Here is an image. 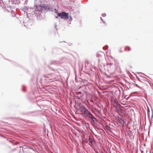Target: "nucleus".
<instances>
[{
  "instance_id": "nucleus-18",
  "label": "nucleus",
  "mask_w": 153,
  "mask_h": 153,
  "mask_svg": "<svg viewBox=\"0 0 153 153\" xmlns=\"http://www.w3.org/2000/svg\"><path fill=\"white\" fill-rule=\"evenodd\" d=\"M26 87L24 85H22V90L24 91V92H26Z\"/></svg>"
},
{
  "instance_id": "nucleus-16",
  "label": "nucleus",
  "mask_w": 153,
  "mask_h": 153,
  "mask_svg": "<svg viewBox=\"0 0 153 153\" xmlns=\"http://www.w3.org/2000/svg\"><path fill=\"white\" fill-rule=\"evenodd\" d=\"M90 112L89 111L88 109L85 108V109L83 111L82 113L85 115V116Z\"/></svg>"
},
{
  "instance_id": "nucleus-42",
  "label": "nucleus",
  "mask_w": 153,
  "mask_h": 153,
  "mask_svg": "<svg viewBox=\"0 0 153 153\" xmlns=\"http://www.w3.org/2000/svg\"><path fill=\"white\" fill-rule=\"evenodd\" d=\"M130 68H132V66H130Z\"/></svg>"
},
{
  "instance_id": "nucleus-52",
  "label": "nucleus",
  "mask_w": 153,
  "mask_h": 153,
  "mask_svg": "<svg viewBox=\"0 0 153 153\" xmlns=\"http://www.w3.org/2000/svg\"><path fill=\"white\" fill-rule=\"evenodd\" d=\"M8 7H10L11 8V7L10 6H9Z\"/></svg>"
},
{
  "instance_id": "nucleus-12",
  "label": "nucleus",
  "mask_w": 153,
  "mask_h": 153,
  "mask_svg": "<svg viewBox=\"0 0 153 153\" xmlns=\"http://www.w3.org/2000/svg\"><path fill=\"white\" fill-rule=\"evenodd\" d=\"M114 108L117 109H118L119 110V111L121 113H123V111L121 108L118 106V105H114Z\"/></svg>"
},
{
  "instance_id": "nucleus-21",
  "label": "nucleus",
  "mask_w": 153,
  "mask_h": 153,
  "mask_svg": "<svg viewBox=\"0 0 153 153\" xmlns=\"http://www.w3.org/2000/svg\"><path fill=\"white\" fill-rule=\"evenodd\" d=\"M0 1H1L2 2V0H0ZM1 4H2V3H1V1H0V6L2 8H3V10H4V6H3L2 5H1Z\"/></svg>"
},
{
  "instance_id": "nucleus-46",
  "label": "nucleus",
  "mask_w": 153,
  "mask_h": 153,
  "mask_svg": "<svg viewBox=\"0 0 153 153\" xmlns=\"http://www.w3.org/2000/svg\"><path fill=\"white\" fill-rule=\"evenodd\" d=\"M110 57L111 58H113V57L111 56Z\"/></svg>"
},
{
  "instance_id": "nucleus-51",
  "label": "nucleus",
  "mask_w": 153,
  "mask_h": 153,
  "mask_svg": "<svg viewBox=\"0 0 153 153\" xmlns=\"http://www.w3.org/2000/svg\"><path fill=\"white\" fill-rule=\"evenodd\" d=\"M116 68H117V67H116Z\"/></svg>"
},
{
  "instance_id": "nucleus-10",
  "label": "nucleus",
  "mask_w": 153,
  "mask_h": 153,
  "mask_svg": "<svg viewBox=\"0 0 153 153\" xmlns=\"http://www.w3.org/2000/svg\"><path fill=\"white\" fill-rule=\"evenodd\" d=\"M59 62L57 61H52L51 62L50 64L58 65L59 64Z\"/></svg>"
},
{
  "instance_id": "nucleus-55",
  "label": "nucleus",
  "mask_w": 153,
  "mask_h": 153,
  "mask_svg": "<svg viewBox=\"0 0 153 153\" xmlns=\"http://www.w3.org/2000/svg\"><path fill=\"white\" fill-rule=\"evenodd\" d=\"M6 10H7V9H6Z\"/></svg>"
},
{
  "instance_id": "nucleus-29",
  "label": "nucleus",
  "mask_w": 153,
  "mask_h": 153,
  "mask_svg": "<svg viewBox=\"0 0 153 153\" xmlns=\"http://www.w3.org/2000/svg\"><path fill=\"white\" fill-rule=\"evenodd\" d=\"M102 16L103 17H105L106 16V15L105 14V13H104L102 14Z\"/></svg>"
},
{
  "instance_id": "nucleus-54",
  "label": "nucleus",
  "mask_w": 153,
  "mask_h": 153,
  "mask_svg": "<svg viewBox=\"0 0 153 153\" xmlns=\"http://www.w3.org/2000/svg\"><path fill=\"white\" fill-rule=\"evenodd\" d=\"M110 74H112V73H110Z\"/></svg>"
},
{
  "instance_id": "nucleus-35",
  "label": "nucleus",
  "mask_w": 153,
  "mask_h": 153,
  "mask_svg": "<svg viewBox=\"0 0 153 153\" xmlns=\"http://www.w3.org/2000/svg\"><path fill=\"white\" fill-rule=\"evenodd\" d=\"M103 23L105 25H107V24L104 21H102Z\"/></svg>"
},
{
  "instance_id": "nucleus-30",
  "label": "nucleus",
  "mask_w": 153,
  "mask_h": 153,
  "mask_svg": "<svg viewBox=\"0 0 153 153\" xmlns=\"http://www.w3.org/2000/svg\"><path fill=\"white\" fill-rule=\"evenodd\" d=\"M43 77L45 78H48V77L46 75H44L43 76Z\"/></svg>"
},
{
  "instance_id": "nucleus-40",
  "label": "nucleus",
  "mask_w": 153,
  "mask_h": 153,
  "mask_svg": "<svg viewBox=\"0 0 153 153\" xmlns=\"http://www.w3.org/2000/svg\"><path fill=\"white\" fill-rule=\"evenodd\" d=\"M66 42L65 41H64L63 42Z\"/></svg>"
},
{
  "instance_id": "nucleus-3",
  "label": "nucleus",
  "mask_w": 153,
  "mask_h": 153,
  "mask_svg": "<svg viewBox=\"0 0 153 153\" xmlns=\"http://www.w3.org/2000/svg\"><path fill=\"white\" fill-rule=\"evenodd\" d=\"M85 118L92 124L96 123L97 119L91 112L85 117Z\"/></svg>"
},
{
  "instance_id": "nucleus-38",
  "label": "nucleus",
  "mask_w": 153,
  "mask_h": 153,
  "mask_svg": "<svg viewBox=\"0 0 153 153\" xmlns=\"http://www.w3.org/2000/svg\"><path fill=\"white\" fill-rule=\"evenodd\" d=\"M137 74H142L141 72H137Z\"/></svg>"
},
{
  "instance_id": "nucleus-36",
  "label": "nucleus",
  "mask_w": 153,
  "mask_h": 153,
  "mask_svg": "<svg viewBox=\"0 0 153 153\" xmlns=\"http://www.w3.org/2000/svg\"><path fill=\"white\" fill-rule=\"evenodd\" d=\"M136 78L138 79V80L139 81H140V79L138 77V76L136 75Z\"/></svg>"
},
{
  "instance_id": "nucleus-43",
  "label": "nucleus",
  "mask_w": 153,
  "mask_h": 153,
  "mask_svg": "<svg viewBox=\"0 0 153 153\" xmlns=\"http://www.w3.org/2000/svg\"><path fill=\"white\" fill-rule=\"evenodd\" d=\"M6 59V60H8L10 61V60H9V59Z\"/></svg>"
},
{
  "instance_id": "nucleus-8",
  "label": "nucleus",
  "mask_w": 153,
  "mask_h": 153,
  "mask_svg": "<svg viewBox=\"0 0 153 153\" xmlns=\"http://www.w3.org/2000/svg\"><path fill=\"white\" fill-rule=\"evenodd\" d=\"M29 20L30 19L29 17L27 16L25 19L24 20L23 23L25 26H26V25H27V22L29 21Z\"/></svg>"
},
{
  "instance_id": "nucleus-41",
  "label": "nucleus",
  "mask_w": 153,
  "mask_h": 153,
  "mask_svg": "<svg viewBox=\"0 0 153 153\" xmlns=\"http://www.w3.org/2000/svg\"><path fill=\"white\" fill-rule=\"evenodd\" d=\"M98 60L99 62H100V59H98Z\"/></svg>"
},
{
  "instance_id": "nucleus-24",
  "label": "nucleus",
  "mask_w": 153,
  "mask_h": 153,
  "mask_svg": "<svg viewBox=\"0 0 153 153\" xmlns=\"http://www.w3.org/2000/svg\"><path fill=\"white\" fill-rule=\"evenodd\" d=\"M0 136H1V137L4 138L6 139H8L6 137H5L1 134H0Z\"/></svg>"
},
{
  "instance_id": "nucleus-26",
  "label": "nucleus",
  "mask_w": 153,
  "mask_h": 153,
  "mask_svg": "<svg viewBox=\"0 0 153 153\" xmlns=\"http://www.w3.org/2000/svg\"><path fill=\"white\" fill-rule=\"evenodd\" d=\"M23 9L26 10H28V7L27 6H24L23 7Z\"/></svg>"
},
{
  "instance_id": "nucleus-39",
  "label": "nucleus",
  "mask_w": 153,
  "mask_h": 153,
  "mask_svg": "<svg viewBox=\"0 0 153 153\" xmlns=\"http://www.w3.org/2000/svg\"><path fill=\"white\" fill-rule=\"evenodd\" d=\"M120 53H121V52H122V51H121V50H120Z\"/></svg>"
},
{
  "instance_id": "nucleus-53",
  "label": "nucleus",
  "mask_w": 153,
  "mask_h": 153,
  "mask_svg": "<svg viewBox=\"0 0 153 153\" xmlns=\"http://www.w3.org/2000/svg\"><path fill=\"white\" fill-rule=\"evenodd\" d=\"M30 9H33V8H31Z\"/></svg>"
},
{
  "instance_id": "nucleus-49",
  "label": "nucleus",
  "mask_w": 153,
  "mask_h": 153,
  "mask_svg": "<svg viewBox=\"0 0 153 153\" xmlns=\"http://www.w3.org/2000/svg\"><path fill=\"white\" fill-rule=\"evenodd\" d=\"M104 65V66L105 67V65Z\"/></svg>"
},
{
  "instance_id": "nucleus-44",
  "label": "nucleus",
  "mask_w": 153,
  "mask_h": 153,
  "mask_svg": "<svg viewBox=\"0 0 153 153\" xmlns=\"http://www.w3.org/2000/svg\"><path fill=\"white\" fill-rule=\"evenodd\" d=\"M51 69L52 70H53V71H54V70L53 69V68H52Z\"/></svg>"
},
{
  "instance_id": "nucleus-37",
  "label": "nucleus",
  "mask_w": 153,
  "mask_h": 153,
  "mask_svg": "<svg viewBox=\"0 0 153 153\" xmlns=\"http://www.w3.org/2000/svg\"><path fill=\"white\" fill-rule=\"evenodd\" d=\"M100 19L101 21H104L101 17H100Z\"/></svg>"
},
{
  "instance_id": "nucleus-2",
  "label": "nucleus",
  "mask_w": 153,
  "mask_h": 153,
  "mask_svg": "<svg viewBox=\"0 0 153 153\" xmlns=\"http://www.w3.org/2000/svg\"><path fill=\"white\" fill-rule=\"evenodd\" d=\"M58 16H59L61 19L65 20L69 19V21L70 22L72 20V18L71 16L69 17V13L65 11L59 13L58 14Z\"/></svg>"
},
{
  "instance_id": "nucleus-47",
  "label": "nucleus",
  "mask_w": 153,
  "mask_h": 153,
  "mask_svg": "<svg viewBox=\"0 0 153 153\" xmlns=\"http://www.w3.org/2000/svg\"><path fill=\"white\" fill-rule=\"evenodd\" d=\"M52 79H49V80H51Z\"/></svg>"
},
{
  "instance_id": "nucleus-31",
  "label": "nucleus",
  "mask_w": 153,
  "mask_h": 153,
  "mask_svg": "<svg viewBox=\"0 0 153 153\" xmlns=\"http://www.w3.org/2000/svg\"><path fill=\"white\" fill-rule=\"evenodd\" d=\"M68 44L69 46H72L73 45L72 43H68Z\"/></svg>"
},
{
  "instance_id": "nucleus-17",
  "label": "nucleus",
  "mask_w": 153,
  "mask_h": 153,
  "mask_svg": "<svg viewBox=\"0 0 153 153\" xmlns=\"http://www.w3.org/2000/svg\"><path fill=\"white\" fill-rule=\"evenodd\" d=\"M126 51H130L131 50L130 47L128 46H127L125 48Z\"/></svg>"
},
{
  "instance_id": "nucleus-7",
  "label": "nucleus",
  "mask_w": 153,
  "mask_h": 153,
  "mask_svg": "<svg viewBox=\"0 0 153 153\" xmlns=\"http://www.w3.org/2000/svg\"><path fill=\"white\" fill-rule=\"evenodd\" d=\"M11 3L13 4L18 5L20 4V1L19 0H11Z\"/></svg>"
},
{
  "instance_id": "nucleus-1",
  "label": "nucleus",
  "mask_w": 153,
  "mask_h": 153,
  "mask_svg": "<svg viewBox=\"0 0 153 153\" xmlns=\"http://www.w3.org/2000/svg\"><path fill=\"white\" fill-rule=\"evenodd\" d=\"M35 6V9L34 10L35 15L36 17H40L42 16L41 13L43 12V4H39L38 5H34V6Z\"/></svg>"
},
{
  "instance_id": "nucleus-45",
  "label": "nucleus",
  "mask_w": 153,
  "mask_h": 153,
  "mask_svg": "<svg viewBox=\"0 0 153 153\" xmlns=\"http://www.w3.org/2000/svg\"><path fill=\"white\" fill-rule=\"evenodd\" d=\"M15 149H14L12 151H14V150H15Z\"/></svg>"
},
{
  "instance_id": "nucleus-5",
  "label": "nucleus",
  "mask_w": 153,
  "mask_h": 153,
  "mask_svg": "<svg viewBox=\"0 0 153 153\" xmlns=\"http://www.w3.org/2000/svg\"><path fill=\"white\" fill-rule=\"evenodd\" d=\"M54 51L57 54H61L63 52L67 53H69L68 52L63 51L60 48H55L54 50Z\"/></svg>"
},
{
  "instance_id": "nucleus-48",
  "label": "nucleus",
  "mask_w": 153,
  "mask_h": 153,
  "mask_svg": "<svg viewBox=\"0 0 153 153\" xmlns=\"http://www.w3.org/2000/svg\"><path fill=\"white\" fill-rule=\"evenodd\" d=\"M118 113L119 115H120V114L119 113Z\"/></svg>"
},
{
  "instance_id": "nucleus-25",
  "label": "nucleus",
  "mask_w": 153,
  "mask_h": 153,
  "mask_svg": "<svg viewBox=\"0 0 153 153\" xmlns=\"http://www.w3.org/2000/svg\"><path fill=\"white\" fill-rule=\"evenodd\" d=\"M82 105H82V104H81V103H78L77 104V106L79 108V107H80L81 106H82Z\"/></svg>"
},
{
  "instance_id": "nucleus-6",
  "label": "nucleus",
  "mask_w": 153,
  "mask_h": 153,
  "mask_svg": "<svg viewBox=\"0 0 153 153\" xmlns=\"http://www.w3.org/2000/svg\"><path fill=\"white\" fill-rule=\"evenodd\" d=\"M88 140L89 142L88 144L91 146V145H95L96 144V142L91 138L90 136L88 137Z\"/></svg>"
},
{
  "instance_id": "nucleus-32",
  "label": "nucleus",
  "mask_w": 153,
  "mask_h": 153,
  "mask_svg": "<svg viewBox=\"0 0 153 153\" xmlns=\"http://www.w3.org/2000/svg\"><path fill=\"white\" fill-rule=\"evenodd\" d=\"M105 75L108 78H110V76L106 74H105Z\"/></svg>"
},
{
  "instance_id": "nucleus-50",
  "label": "nucleus",
  "mask_w": 153,
  "mask_h": 153,
  "mask_svg": "<svg viewBox=\"0 0 153 153\" xmlns=\"http://www.w3.org/2000/svg\"><path fill=\"white\" fill-rule=\"evenodd\" d=\"M78 13H79V11L78 12Z\"/></svg>"
},
{
  "instance_id": "nucleus-27",
  "label": "nucleus",
  "mask_w": 153,
  "mask_h": 153,
  "mask_svg": "<svg viewBox=\"0 0 153 153\" xmlns=\"http://www.w3.org/2000/svg\"><path fill=\"white\" fill-rule=\"evenodd\" d=\"M117 119L119 121L121 118H122L120 117L119 116H118L117 117Z\"/></svg>"
},
{
  "instance_id": "nucleus-20",
  "label": "nucleus",
  "mask_w": 153,
  "mask_h": 153,
  "mask_svg": "<svg viewBox=\"0 0 153 153\" xmlns=\"http://www.w3.org/2000/svg\"><path fill=\"white\" fill-rule=\"evenodd\" d=\"M108 45H106L103 48L104 50H105L108 49Z\"/></svg>"
},
{
  "instance_id": "nucleus-28",
  "label": "nucleus",
  "mask_w": 153,
  "mask_h": 153,
  "mask_svg": "<svg viewBox=\"0 0 153 153\" xmlns=\"http://www.w3.org/2000/svg\"><path fill=\"white\" fill-rule=\"evenodd\" d=\"M56 23H54V27L55 28V29H56V30H57V27H56Z\"/></svg>"
},
{
  "instance_id": "nucleus-14",
  "label": "nucleus",
  "mask_w": 153,
  "mask_h": 153,
  "mask_svg": "<svg viewBox=\"0 0 153 153\" xmlns=\"http://www.w3.org/2000/svg\"><path fill=\"white\" fill-rule=\"evenodd\" d=\"M119 121L122 126H124L125 124L126 123V122L124 121V119L122 118H121Z\"/></svg>"
},
{
  "instance_id": "nucleus-34",
  "label": "nucleus",
  "mask_w": 153,
  "mask_h": 153,
  "mask_svg": "<svg viewBox=\"0 0 153 153\" xmlns=\"http://www.w3.org/2000/svg\"><path fill=\"white\" fill-rule=\"evenodd\" d=\"M57 16H55V18H58V17H59V16H58V14H57Z\"/></svg>"
},
{
  "instance_id": "nucleus-23",
  "label": "nucleus",
  "mask_w": 153,
  "mask_h": 153,
  "mask_svg": "<svg viewBox=\"0 0 153 153\" xmlns=\"http://www.w3.org/2000/svg\"><path fill=\"white\" fill-rule=\"evenodd\" d=\"M133 85L134 86H136L137 87H138V88L140 87V86H139V85L137 84H136L135 83H133Z\"/></svg>"
},
{
  "instance_id": "nucleus-9",
  "label": "nucleus",
  "mask_w": 153,
  "mask_h": 153,
  "mask_svg": "<svg viewBox=\"0 0 153 153\" xmlns=\"http://www.w3.org/2000/svg\"><path fill=\"white\" fill-rule=\"evenodd\" d=\"M102 56H105V54L102 52H99L97 54V56L98 57L101 58Z\"/></svg>"
},
{
  "instance_id": "nucleus-22",
  "label": "nucleus",
  "mask_w": 153,
  "mask_h": 153,
  "mask_svg": "<svg viewBox=\"0 0 153 153\" xmlns=\"http://www.w3.org/2000/svg\"><path fill=\"white\" fill-rule=\"evenodd\" d=\"M148 110H147V114L148 115V116H149L150 115V114H149V113H150V109H149V108L148 107Z\"/></svg>"
},
{
  "instance_id": "nucleus-19",
  "label": "nucleus",
  "mask_w": 153,
  "mask_h": 153,
  "mask_svg": "<svg viewBox=\"0 0 153 153\" xmlns=\"http://www.w3.org/2000/svg\"><path fill=\"white\" fill-rule=\"evenodd\" d=\"M54 13L56 14H58V13H59L58 11V10L56 8H55L54 9Z\"/></svg>"
},
{
  "instance_id": "nucleus-15",
  "label": "nucleus",
  "mask_w": 153,
  "mask_h": 153,
  "mask_svg": "<svg viewBox=\"0 0 153 153\" xmlns=\"http://www.w3.org/2000/svg\"><path fill=\"white\" fill-rule=\"evenodd\" d=\"M7 140L10 143H11L13 145H15L16 144V142L12 139H7Z\"/></svg>"
},
{
  "instance_id": "nucleus-33",
  "label": "nucleus",
  "mask_w": 153,
  "mask_h": 153,
  "mask_svg": "<svg viewBox=\"0 0 153 153\" xmlns=\"http://www.w3.org/2000/svg\"><path fill=\"white\" fill-rule=\"evenodd\" d=\"M65 58L64 57H62L59 59V60L61 61L63 59Z\"/></svg>"
},
{
  "instance_id": "nucleus-13",
  "label": "nucleus",
  "mask_w": 153,
  "mask_h": 153,
  "mask_svg": "<svg viewBox=\"0 0 153 153\" xmlns=\"http://www.w3.org/2000/svg\"><path fill=\"white\" fill-rule=\"evenodd\" d=\"M86 108L85 107L84 105H82L80 107H79V110L80 112L82 113Z\"/></svg>"
},
{
  "instance_id": "nucleus-4",
  "label": "nucleus",
  "mask_w": 153,
  "mask_h": 153,
  "mask_svg": "<svg viewBox=\"0 0 153 153\" xmlns=\"http://www.w3.org/2000/svg\"><path fill=\"white\" fill-rule=\"evenodd\" d=\"M42 9L45 13L48 12H53V6L46 4H43Z\"/></svg>"
},
{
  "instance_id": "nucleus-11",
  "label": "nucleus",
  "mask_w": 153,
  "mask_h": 153,
  "mask_svg": "<svg viewBox=\"0 0 153 153\" xmlns=\"http://www.w3.org/2000/svg\"><path fill=\"white\" fill-rule=\"evenodd\" d=\"M107 66L108 67V68L107 69V71L108 72H110L109 71H110V68H111L112 67V66H113V63H107Z\"/></svg>"
}]
</instances>
